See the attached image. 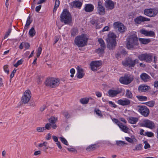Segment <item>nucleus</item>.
<instances>
[{"mask_svg": "<svg viewBox=\"0 0 158 158\" xmlns=\"http://www.w3.org/2000/svg\"><path fill=\"white\" fill-rule=\"evenodd\" d=\"M137 37L135 35H131L127 39V47L128 49H132L135 48L138 45Z\"/></svg>", "mask_w": 158, "mask_h": 158, "instance_id": "obj_1", "label": "nucleus"}, {"mask_svg": "<svg viewBox=\"0 0 158 158\" xmlns=\"http://www.w3.org/2000/svg\"><path fill=\"white\" fill-rule=\"evenodd\" d=\"M88 38L87 35L82 34L77 36L75 39V44L78 47H82L87 45Z\"/></svg>", "mask_w": 158, "mask_h": 158, "instance_id": "obj_2", "label": "nucleus"}, {"mask_svg": "<svg viewBox=\"0 0 158 158\" xmlns=\"http://www.w3.org/2000/svg\"><path fill=\"white\" fill-rule=\"evenodd\" d=\"M60 21L65 24H69L72 22V17L70 14L66 9H64L60 16Z\"/></svg>", "mask_w": 158, "mask_h": 158, "instance_id": "obj_3", "label": "nucleus"}, {"mask_svg": "<svg viewBox=\"0 0 158 158\" xmlns=\"http://www.w3.org/2000/svg\"><path fill=\"white\" fill-rule=\"evenodd\" d=\"M59 84V79L53 77L48 78L45 82L46 85L51 88L57 87Z\"/></svg>", "mask_w": 158, "mask_h": 158, "instance_id": "obj_4", "label": "nucleus"}, {"mask_svg": "<svg viewBox=\"0 0 158 158\" xmlns=\"http://www.w3.org/2000/svg\"><path fill=\"white\" fill-rule=\"evenodd\" d=\"M116 35L113 33H110L108 35V37L106 39L108 43L107 45L110 49H112L116 46Z\"/></svg>", "mask_w": 158, "mask_h": 158, "instance_id": "obj_5", "label": "nucleus"}, {"mask_svg": "<svg viewBox=\"0 0 158 158\" xmlns=\"http://www.w3.org/2000/svg\"><path fill=\"white\" fill-rule=\"evenodd\" d=\"M139 63L138 59L133 60L131 58L128 57L126 58L124 61L122 62L123 66L129 67H134L136 64Z\"/></svg>", "mask_w": 158, "mask_h": 158, "instance_id": "obj_6", "label": "nucleus"}, {"mask_svg": "<svg viewBox=\"0 0 158 158\" xmlns=\"http://www.w3.org/2000/svg\"><path fill=\"white\" fill-rule=\"evenodd\" d=\"M153 54L151 53H145L138 56V59L141 61H145L148 63L151 62L152 60Z\"/></svg>", "mask_w": 158, "mask_h": 158, "instance_id": "obj_7", "label": "nucleus"}, {"mask_svg": "<svg viewBox=\"0 0 158 158\" xmlns=\"http://www.w3.org/2000/svg\"><path fill=\"white\" fill-rule=\"evenodd\" d=\"M133 77L130 74H125L123 77H120L119 79L120 82L123 84L128 85L133 80Z\"/></svg>", "mask_w": 158, "mask_h": 158, "instance_id": "obj_8", "label": "nucleus"}, {"mask_svg": "<svg viewBox=\"0 0 158 158\" xmlns=\"http://www.w3.org/2000/svg\"><path fill=\"white\" fill-rule=\"evenodd\" d=\"M137 109L138 111L144 117H147L149 115V110L145 106H138Z\"/></svg>", "mask_w": 158, "mask_h": 158, "instance_id": "obj_9", "label": "nucleus"}, {"mask_svg": "<svg viewBox=\"0 0 158 158\" xmlns=\"http://www.w3.org/2000/svg\"><path fill=\"white\" fill-rule=\"evenodd\" d=\"M31 97V91L29 90H27L24 93V94L22 97L21 101L24 104L27 103L30 100Z\"/></svg>", "mask_w": 158, "mask_h": 158, "instance_id": "obj_10", "label": "nucleus"}, {"mask_svg": "<svg viewBox=\"0 0 158 158\" xmlns=\"http://www.w3.org/2000/svg\"><path fill=\"white\" fill-rule=\"evenodd\" d=\"M144 14L146 16L152 17L156 15L158 13V10L155 9H146L144 10Z\"/></svg>", "mask_w": 158, "mask_h": 158, "instance_id": "obj_11", "label": "nucleus"}, {"mask_svg": "<svg viewBox=\"0 0 158 158\" xmlns=\"http://www.w3.org/2000/svg\"><path fill=\"white\" fill-rule=\"evenodd\" d=\"M113 26L114 28H118V31L121 33H123L127 30V28L124 25L119 22L114 23Z\"/></svg>", "mask_w": 158, "mask_h": 158, "instance_id": "obj_12", "label": "nucleus"}, {"mask_svg": "<svg viewBox=\"0 0 158 158\" xmlns=\"http://www.w3.org/2000/svg\"><path fill=\"white\" fill-rule=\"evenodd\" d=\"M142 126L151 129H153L155 127L154 123L152 121L148 119L143 121Z\"/></svg>", "mask_w": 158, "mask_h": 158, "instance_id": "obj_13", "label": "nucleus"}, {"mask_svg": "<svg viewBox=\"0 0 158 158\" xmlns=\"http://www.w3.org/2000/svg\"><path fill=\"white\" fill-rule=\"evenodd\" d=\"M101 65V62L99 61H92L90 64L91 69L93 71H97Z\"/></svg>", "mask_w": 158, "mask_h": 158, "instance_id": "obj_14", "label": "nucleus"}, {"mask_svg": "<svg viewBox=\"0 0 158 158\" xmlns=\"http://www.w3.org/2000/svg\"><path fill=\"white\" fill-rule=\"evenodd\" d=\"M150 20V19H149L144 17L141 16L137 17L134 19L135 22L138 24L141 23L142 22L148 21Z\"/></svg>", "mask_w": 158, "mask_h": 158, "instance_id": "obj_15", "label": "nucleus"}, {"mask_svg": "<svg viewBox=\"0 0 158 158\" xmlns=\"http://www.w3.org/2000/svg\"><path fill=\"white\" fill-rule=\"evenodd\" d=\"M98 41L100 44L101 48H98L97 50V52L98 53H102L104 50V48H105V44L103 40L101 38L98 39Z\"/></svg>", "mask_w": 158, "mask_h": 158, "instance_id": "obj_16", "label": "nucleus"}, {"mask_svg": "<svg viewBox=\"0 0 158 158\" xmlns=\"http://www.w3.org/2000/svg\"><path fill=\"white\" fill-rule=\"evenodd\" d=\"M121 92V91L119 89L114 90L110 89L108 90V93L110 97H113L116 96L117 94H120Z\"/></svg>", "mask_w": 158, "mask_h": 158, "instance_id": "obj_17", "label": "nucleus"}, {"mask_svg": "<svg viewBox=\"0 0 158 158\" xmlns=\"http://www.w3.org/2000/svg\"><path fill=\"white\" fill-rule=\"evenodd\" d=\"M140 32L147 36H153L155 35L154 32L152 31H147L144 29H141L139 30Z\"/></svg>", "mask_w": 158, "mask_h": 158, "instance_id": "obj_18", "label": "nucleus"}, {"mask_svg": "<svg viewBox=\"0 0 158 158\" xmlns=\"http://www.w3.org/2000/svg\"><path fill=\"white\" fill-rule=\"evenodd\" d=\"M105 6L107 10H111L114 8V3L111 0H106L105 2Z\"/></svg>", "mask_w": 158, "mask_h": 158, "instance_id": "obj_19", "label": "nucleus"}, {"mask_svg": "<svg viewBox=\"0 0 158 158\" xmlns=\"http://www.w3.org/2000/svg\"><path fill=\"white\" fill-rule=\"evenodd\" d=\"M118 103L122 106L129 105L131 104L130 100L127 98H125L123 99H119L117 101Z\"/></svg>", "mask_w": 158, "mask_h": 158, "instance_id": "obj_20", "label": "nucleus"}, {"mask_svg": "<svg viewBox=\"0 0 158 158\" xmlns=\"http://www.w3.org/2000/svg\"><path fill=\"white\" fill-rule=\"evenodd\" d=\"M85 75L83 69L80 67L78 66L77 68V77L79 79L83 78Z\"/></svg>", "mask_w": 158, "mask_h": 158, "instance_id": "obj_21", "label": "nucleus"}, {"mask_svg": "<svg viewBox=\"0 0 158 158\" xmlns=\"http://www.w3.org/2000/svg\"><path fill=\"white\" fill-rule=\"evenodd\" d=\"M98 12L99 14L104 15L105 13L104 7L102 6L101 2L99 1L98 2Z\"/></svg>", "mask_w": 158, "mask_h": 158, "instance_id": "obj_22", "label": "nucleus"}, {"mask_svg": "<svg viewBox=\"0 0 158 158\" xmlns=\"http://www.w3.org/2000/svg\"><path fill=\"white\" fill-rule=\"evenodd\" d=\"M57 120V118L54 117H51L48 119L49 123H51L52 127L53 129H55L57 127L56 123Z\"/></svg>", "mask_w": 158, "mask_h": 158, "instance_id": "obj_23", "label": "nucleus"}, {"mask_svg": "<svg viewBox=\"0 0 158 158\" xmlns=\"http://www.w3.org/2000/svg\"><path fill=\"white\" fill-rule=\"evenodd\" d=\"M72 7L80 8L82 5V3L79 1H74L70 3Z\"/></svg>", "mask_w": 158, "mask_h": 158, "instance_id": "obj_24", "label": "nucleus"}, {"mask_svg": "<svg viewBox=\"0 0 158 158\" xmlns=\"http://www.w3.org/2000/svg\"><path fill=\"white\" fill-rule=\"evenodd\" d=\"M94 9V6L91 4H86L85 5L84 10L86 12H90Z\"/></svg>", "mask_w": 158, "mask_h": 158, "instance_id": "obj_25", "label": "nucleus"}, {"mask_svg": "<svg viewBox=\"0 0 158 158\" xmlns=\"http://www.w3.org/2000/svg\"><path fill=\"white\" fill-rule=\"evenodd\" d=\"M141 79L144 82H147L149 81L151 77L146 73H143L140 76Z\"/></svg>", "mask_w": 158, "mask_h": 158, "instance_id": "obj_26", "label": "nucleus"}, {"mask_svg": "<svg viewBox=\"0 0 158 158\" xmlns=\"http://www.w3.org/2000/svg\"><path fill=\"white\" fill-rule=\"evenodd\" d=\"M150 89V87L147 85H141L138 88V89L140 92H146Z\"/></svg>", "mask_w": 158, "mask_h": 158, "instance_id": "obj_27", "label": "nucleus"}, {"mask_svg": "<svg viewBox=\"0 0 158 158\" xmlns=\"http://www.w3.org/2000/svg\"><path fill=\"white\" fill-rule=\"evenodd\" d=\"M118 126L125 133H128L129 129L126 126L123 125L122 123H119Z\"/></svg>", "mask_w": 158, "mask_h": 158, "instance_id": "obj_28", "label": "nucleus"}, {"mask_svg": "<svg viewBox=\"0 0 158 158\" xmlns=\"http://www.w3.org/2000/svg\"><path fill=\"white\" fill-rule=\"evenodd\" d=\"M138 121V118L136 117H130L129 118L128 122L131 124H135Z\"/></svg>", "mask_w": 158, "mask_h": 158, "instance_id": "obj_29", "label": "nucleus"}, {"mask_svg": "<svg viewBox=\"0 0 158 158\" xmlns=\"http://www.w3.org/2000/svg\"><path fill=\"white\" fill-rule=\"evenodd\" d=\"M98 146L97 144H92L86 148V150L89 151H92L97 148Z\"/></svg>", "mask_w": 158, "mask_h": 158, "instance_id": "obj_30", "label": "nucleus"}, {"mask_svg": "<svg viewBox=\"0 0 158 158\" xmlns=\"http://www.w3.org/2000/svg\"><path fill=\"white\" fill-rule=\"evenodd\" d=\"M140 42L143 44H147L150 42L149 39L139 38Z\"/></svg>", "mask_w": 158, "mask_h": 158, "instance_id": "obj_31", "label": "nucleus"}, {"mask_svg": "<svg viewBox=\"0 0 158 158\" xmlns=\"http://www.w3.org/2000/svg\"><path fill=\"white\" fill-rule=\"evenodd\" d=\"M90 99H91V98H81L80 100V102L82 104H85L88 102L89 100Z\"/></svg>", "mask_w": 158, "mask_h": 158, "instance_id": "obj_32", "label": "nucleus"}, {"mask_svg": "<svg viewBox=\"0 0 158 158\" xmlns=\"http://www.w3.org/2000/svg\"><path fill=\"white\" fill-rule=\"evenodd\" d=\"M35 31L34 28L32 27L29 30V33L31 37H33L35 34Z\"/></svg>", "mask_w": 158, "mask_h": 158, "instance_id": "obj_33", "label": "nucleus"}, {"mask_svg": "<svg viewBox=\"0 0 158 158\" xmlns=\"http://www.w3.org/2000/svg\"><path fill=\"white\" fill-rule=\"evenodd\" d=\"M132 94L128 89H127L126 92V96L128 98H131L132 97Z\"/></svg>", "mask_w": 158, "mask_h": 158, "instance_id": "obj_34", "label": "nucleus"}, {"mask_svg": "<svg viewBox=\"0 0 158 158\" xmlns=\"http://www.w3.org/2000/svg\"><path fill=\"white\" fill-rule=\"evenodd\" d=\"M125 139L127 141L131 143H133L134 141L135 140H137L134 136L132 137V138H131L129 137H125Z\"/></svg>", "mask_w": 158, "mask_h": 158, "instance_id": "obj_35", "label": "nucleus"}, {"mask_svg": "<svg viewBox=\"0 0 158 158\" xmlns=\"http://www.w3.org/2000/svg\"><path fill=\"white\" fill-rule=\"evenodd\" d=\"M136 97L140 101H143L147 100V98L146 97L143 96H137Z\"/></svg>", "mask_w": 158, "mask_h": 158, "instance_id": "obj_36", "label": "nucleus"}, {"mask_svg": "<svg viewBox=\"0 0 158 158\" xmlns=\"http://www.w3.org/2000/svg\"><path fill=\"white\" fill-rule=\"evenodd\" d=\"M116 144L118 146H123L124 144H127V143L125 142L122 141H116Z\"/></svg>", "mask_w": 158, "mask_h": 158, "instance_id": "obj_37", "label": "nucleus"}, {"mask_svg": "<svg viewBox=\"0 0 158 158\" xmlns=\"http://www.w3.org/2000/svg\"><path fill=\"white\" fill-rule=\"evenodd\" d=\"M30 16H29L27 18L26 24L25 26L24 29H27L29 26L30 25V24L31 23L32 21L30 20Z\"/></svg>", "mask_w": 158, "mask_h": 158, "instance_id": "obj_38", "label": "nucleus"}, {"mask_svg": "<svg viewBox=\"0 0 158 158\" xmlns=\"http://www.w3.org/2000/svg\"><path fill=\"white\" fill-rule=\"evenodd\" d=\"M71 35L73 36H75L78 33V30L76 28H73L72 29L71 31Z\"/></svg>", "mask_w": 158, "mask_h": 158, "instance_id": "obj_39", "label": "nucleus"}, {"mask_svg": "<svg viewBox=\"0 0 158 158\" xmlns=\"http://www.w3.org/2000/svg\"><path fill=\"white\" fill-rule=\"evenodd\" d=\"M60 5V1L59 0H56L55 5L53 9V12H56L57 9L58 7Z\"/></svg>", "mask_w": 158, "mask_h": 158, "instance_id": "obj_40", "label": "nucleus"}, {"mask_svg": "<svg viewBox=\"0 0 158 158\" xmlns=\"http://www.w3.org/2000/svg\"><path fill=\"white\" fill-rule=\"evenodd\" d=\"M62 113L65 117L67 118H69L70 117L69 114L67 111L64 110L62 112Z\"/></svg>", "mask_w": 158, "mask_h": 158, "instance_id": "obj_41", "label": "nucleus"}, {"mask_svg": "<svg viewBox=\"0 0 158 158\" xmlns=\"http://www.w3.org/2000/svg\"><path fill=\"white\" fill-rule=\"evenodd\" d=\"M142 145L141 144H139L136 146L135 148L133 149L134 151H138L141 150L142 149Z\"/></svg>", "mask_w": 158, "mask_h": 158, "instance_id": "obj_42", "label": "nucleus"}, {"mask_svg": "<svg viewBox=\"0 0 158 158\" xmlns=\"http://www.w3.org/2000/svg\"><path fill=\"white\" fill-rule=\"evenodd\" d=\"M145 104L147 106L150 107H153L154 105L155 102L153 101H150L148 102H147Z\"/></svg>", "mask_w": 158, "mask_h": 158, "instance_id": "obj_43", "label": "nucleus"}, {"mask_svg": "<svg viewBox=\"0 0 158 158\" xmlns=\"http://www.w3.org/2000/svg\"><path fill=\"white\" fill-rule=\"evenodd\" d=\"M59 139L63 143L66 145H68L67 141L63 137H60Z\"/></svg>", "mask_w": 158, "mask_h": 158, "instance_id": "obj_44", "label": "nucleus"}, {"mask_svg": "<svg viewBox=\"0 0 158 158\" xmlns=\"http://www.w3.org/2000/svg\"><path fill=\"white\" fill-rule=\"evenodd\" d=\"M36 130L38 132H42L45 130V128L44 127H38L36 128Z\"/></svg>", "mask_w": 158, "mask_h": 158, "instance_id": "obj_45", "label": "nucleus"}, {"mask_svg": "<svg viewBox=\"0 0 158 158\" xmlns=\"http://www.w3.org/2000/svg\"><path fill=\"white\" fill-rule=\"evenodd\" d=\"M145 136H147L148 137H152L154 136V134L151 132H147L145 133Z\"/></svg>", "mask_w": 158, "mask_h": 158, "instance_id": "obj_46", "label": "nucleus"}, {"mask_svg": "<svg viewBox=\"0 0 158 158\" xmlns=\"http://www.w3.org/2000/svg\"><path fill=\"white\" fill-rule=\"evenodd\" d=\"M11 31V29L10 28L8 29V31L6 33V34L4 37V39L7 38L8 36L10 35Z\"/></svg>", "mask_w": 158, "mask_h": 158, "instance_id": "obj_47", "label": "nucleus"}, {"mask_svg": "<svg viewBox=\"0 0 158 158\" xmlns=\"http://www.w3.org/2000/svg\"><path fill=\"white\" fill-rule=\"evenodd\" d=\"M144 143L145 144L144 148L145 149H147L148 148H150V144L148 143L147 141H144Z\"/></svg>", "mask_w": 158, "mask_h": 158, "instance_id": "obj_48", "label": "nucleus"}, {"mask_svg": "<svg viewBox=\"0 0 158 158\" xmlns=\"http://www.w3.org/2000/svg\"><path fill=\"white\" fill-rule=\"evenodd\" d=\"M42 52V48L41 47H39L37 50V57H39L40 54H41Z\"/></svg>", "mask_w": 158, "mask_h": 158, "instance_id": "obj_49", "label": "nucleus"}, {"mask_svg": "<svg viewBox=\"0 0 158 158\" xmlns=\"http://www.w3.org/2000/svg\"><path fill=\"white\" fill-rule=\"evenodd\" d=\"M94 111L96 112V114L99 116H101L102 115L101 111L98 109H95Z\"/></svg>", "mask_w": 158, "mask_h": 158, "instance_id": "obj_50", "label": "nucleus"}, {"mask_svg": "<svg viewBox=\"0 0 158 158\" xmlns=\"http://www.w3.org/2000/svg\"><path fill=\"white\" fill-rule=\"evenodd\" d=\"M51 127H52L51 123H47L45 125V127H44L45 130H46V129L48 130H50Z\"/></svg>", "mask_w": 158, "mask_h": 158, "instance_id": "obj_51", "label": "nucleus"}, {"mask_svg": "<svg viewBox=\"0 0 158 158\" xmlns=\"http://www.w3.org/2000/svg\"><path fill=\"white\" fill-rule=\"evenodd\" d=\"M108 103L109 104V105H110V106L112 107L115 108L117 106L112 101H109L108 102Z\"/></svg>", "mask_w": 158, "mask_h": 158, "instance_id": "obj_52", "label": "nucleus"}, {"mask_svg": "<svg viewBox=\"0 0 158 158\" xmlns=\"http://www.w3.org/2000/svg\"><path fill=\"white\" fill-rule=\"evenodd\" d=\"M3 69L6 73L7 74L9 73V71L8 69V66L7 65H6L4 66Z\"/></svg>", "mask_w": 158, "mask_h": 158, "instance_id": "obj_53", "label": "nucleus"}, {"mask_svg": "<svg viewBox=\"0 0 158 158\" xmlns=\"http://www.w3.org/2000/svg\"><path fill=\"white\" fill-rule=\"evenodd\" d=\"M70 73L71 74L70 77H73L74 76V74L75 73V70L73 68L71 69L70 70Z\"/></svg>", "mask_w": 158, "mask_h": 158, "instance_id": "obj_54", "label": "nucleus"}, {"mask_svg": "<svg viewBox=\"0 0 158 158\" xmlns=\"http://www.w3.org/2000/svg\"><path fill=\"white\" fill-rule=\"evenodd\" d=\"M90 22L92 25H96L98 24V21L97 20L93 19Z\"/></svg>", "mask_w": 158, "mask_h": 158, "instance_id": "obj_55", "label": "nucleus"}, {"mask_svg": "<svg viewBox=\"0 0 158 158\" xmlns=\"http://www.w3.org/2000/svg\"><path fill=\"white\" fill-rule=\"evenodd\" d=\"M113 121L116 123L118 126L119 123H121L117 119L115 118H114L112 119Z\"/></svg>", "mask_w": 158, "mask_h": 158, "instance_id": "obj_56", "label": "nucleus"}, {"mask_svg": "<svg viewBox=\"0 0 158 158\" xmlns=\"http://www.w3.org/2000/svg\"><path fill=\"white\" fill-rule=\"evenodd\" d=\"M24 46L26 49H28L30 47L29 44L27 42H24Z\"/></svg>", "mask_w": 158, "mask_h": 158, "instance_id": "obj_57", "label": "nucleus"}, {"mask_svg": "<svg viewBox=\"0 0 158 158\" xmlns=\"http://www.w3.org/2000/svg\"><path fill=\"white\" fill-rule=\"evenodd\" d=\"M16 70L15 69H14L12 72L11 73V74H10V79L12 78L14 76L15 73L16 72Z\"/></svg>", "mask_w": 158, "mask_h": 158, "instance_id": "obj_58", "label": "nucleus"}, {"mask_svg": "<svg viewBox=\"0 0 158 158\" xmlns=\"http://www.w3.org/2000/svg\"><path fill=\"white\" fill-rule=\"evenodd\" d=\"M41 7V5H40L38 6H37L35 8V11L37 12H39L40 10Z\"/></svg>", "mask_w": 158, "mask_h": 158, "instance_id": "obj_59", "label": "nucleus"}, {"mask_svg": "<svg viewBox=\"0 0 158 158\" xmlns=\"http://www.w3.org/2000/svg\"><path fill=\"white\" fill-rule=\"evenodd\" d=\"M46 108V106L45 105H43L40 108V110L41 111H43Z\"/></svg>", "mask_w": 158, "mask_h": 158, "instance_id": "obj_60", "label": "nucleus"}, {"mask_svg": "<svg viewBox=\"0 0 158 158\" xmlns=\"http://www.w3.org/2000/svg\"><path fill=\"white\" fill-rule=\"evenodd\" d=\"M47 143L46 142H44L43 143H41L39 145V147H42L44 146L45 144H47Z\"/></svg>", "mask_w": 158, "mask_h": 158, "instance_id": "obj_61", "label": "nucleus"}, {"mask_svg": "<svg viewBox=\"0 0 158 158\" xmlns=\"http://www.w3.org/2000/svg\"><path fill=\"white\" fill-rule=\"evenodd\" d=\"M51 135L50 134L48 133L47 134V135L45 137V138H46V139H47V140H48L51 139Z\"/></svg>", "mask_w": 158, "mask_h": 158, "instance_id": "obj_62", "label": "nucleus"}, {"mask_svg": "<svg viewBox=\"0 0 158 158\" xmlns=\"http://www.w3.org/2000/svg\"><path fill=\"white\" fill-rule=\"evenodd\" d=\"M56 144L59 149H61L62 148V147L60 144V143L59 141L56 142Z\"/></svg>", "mask_w": 158, "mask_h": 158, "instance_id": "obj_63", "label": "nucleus"}, {"mask_svg": "<svg viewBox=\"0 0 158 158\" xmlns=\"http://www.w3.org/2000/svg\"><path fill=\"white\" fill-rule=\"evenodd\" d=\"M52 138L53 140L55 142H56L58 141L57 137L56 136L53 135L52 137Z\"/></svg>", "mask_w": 158, "mask_h": 158, "instance_id": "obj_64", "label": "nucleus"}]
</instances>
